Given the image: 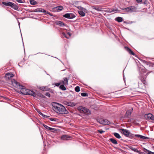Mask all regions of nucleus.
I'll list each match as a JSON object with an SVG mask.
<instances>
[{"label":"nucleus","instance_id":"1","mask_svg":"<svg viewBox=\"0 0 154 154\" xmlns=\"http://www.w3.org/2000/svg\"><path fill=\"white\" fill-rule=\"evenodd\" d=\"M53 109L57 113L61 114H67L68 113V111L63 105L57 103L53 104Z\"/></svg>","mask_w":154,"mask_h":154},{"label":"nucleus","instance_id":"2","mask_svg":"<svg viewBox=\"0 0 154 154\" xmlns=\"http://www.w3.org/2000/svg\"><path fill=\"white\" fill-rule=\"evenodd\" d=\"M20 90L21 93L24 95H30L33 97H35V93L32 91H31L28 89L24 88V87H21Z\"/></svg>","mask_w":154,"mask_h":154},{"label":"nucleus","instance_id":"3","mask_svg":"<svg viewBox=\"0 0 154 154\" xmlns=\"http://www.w3.org/2000/svg\"><path fill=\"white\" fill-rule=\"evenodd\" d=\"M2 4L3 5L7 7H10L15 10H18L19 7L14 3L10 2H2Z\"/></svg>","mask_w":154,"mask_h":154},{"label":"nucleus","instance_id":"4","mask_svg":"<svg viewBox=\"0 0 154 154\" xmlns=\"http://www.w3.org/2000/svg\"><path fill=\"white\" fill-rule=\"evenodd\" d=\"M78 109L82 113H84L87 115H89L90 114V111L89 109H86L85 107L79 106L78 107Z\"/></svg>","mask_w":154,"mask_h":154},{"label":"nucleus","instance_id":"5","mask_svg":"<svg viewBox=\"0 0 154 154\" xmlns=\"http://www.w3.org/2000/svg\"><path fill=\"white\" fill-rule=\"evenodd\" d=\"M144 117L145 119L147 120H151L153 122L154 121V116L151 113L146 114L144 115Z\"/></svg>","mask_w":154,"mask_h":154},{"label":"nucleus","instance_id":"6","mask_svg":"<svg viewBox=\"0 0 154 154\" xmlns=\"http://www.w3.org/2000/svg\"><path fill=\"white\" fill-rule=\"evenodd\" d=\"M146 77L147 76L146 75H144L142 73H140L139 77V79L144 85H146Z\"/></svg>","mask_w":154,"mask_h":154},{"label":"nucleus","instance_id":"7","mask_svg":"<svg viewBox=\"0 0 154 154\" xmlns=\"http://www.w3.org/2000/svg\"><path fill=\"white\" fill-rule=\"evenodd\" d=\"M125 12H133L135 11L137 8L134 6H131L123 9Z\"/></svg>","mask_w":154,"mask_h":154},{"label":"nucleus","instance_id":"8","mask_svg":"<svg viewBox=\"0 0 154 154\" xmlns=\"http://www.w3.org/2000/svg\"><path fill=\"white\" fill-rule=\"evenodd\" d=\"M11 83L12 85L16 88L19 87V88H21V87H23V86L20 85L19 83L17 82L14 79H13L12 80Z\"/></svg>","mask_w":154,"mask_h":154},{"label":"nucleus","instance_id":"9","mask_svg":"<svg viewBox=\"0 0 154 154\" xmlns=\"http://www.w3.org/2000/svg\"><path fill=\"white\" fill-rule=\"evenodd\" d=\"M64 17L67 18L69 19H72L76 17L75 14L73 13H66L63 15Z\"/></svg>","mask_w":154,"mask_h":154},{"label":"nucleus","instance_id":"10","mask_svg":"<svg viewBox=\"0 0 154 154\" xmlns=\"http://www.w3.org/2000/svg\"><path fill=\"white\" fill-rule=\"evenodd\" d=\"M14 75L11 72L6 73L5 76V78L7 81L11 79Z\"/></svg>","mask_w":154,"mask_h":154},{"label":"nucleus","instance_id":"11","mask_svg":"<svg viewBox=\"0 0 154 154\" xmlns=\"http://www.w3.org/2000/svg\"><path fill=\"white\" fill-rule=\"evenodd\" d=\"M121 133L123 134L126 137H129L130 134V132L127 129H125L123 128H122L120 129Z\"/></svg>","mask_w":154,"mask_h":154},{"label":"nucleus","instance_id":"12","mask_svg":"<svg viewBox=\"0 0 154 154\" xmlns=\"http://www.w3.org/2000/svg\"><path fill=\"white\" fill-rule=\"evenodd\" d=\"M99 122L102 124L105 125H108L110 124V122L106 119H101L100 120Z\"/></svg>","mask_w":154,"mask_h":154},{"label":"nucleus","instance_id":"13","mask_svg":"<svg viewBox=\"0 0 154 154\" xmlns=\"http://www.w3.org/2000/svg\"><path fill=\"white\" fill-rule=\"evenodd\" d=\"M132 110H128L126 112L125 115L124 116V118H129L132 112Z\"/></svg>","mask_w":154,"mask_h":154},{"label":"nucleus","instance_id":"14","mask_svg":"<svg viewBox=\"0 0 154 154\" xmlns=\"http://www.w3.org/2000/svg\"><path fill=\"white\" fill-rule=\"evenodd\" d=\"M69 79H67L66 77H65L63 79V80L61 81V84H64L65 86H66L68 85V81Z\"/></svg>","mask_w":154,"mask_h":154},{"label":"nucleus","instance_id":"15","mask_svg":"<svg viewBox=\"0 0 154 154\" xmlns=\"http://www.w3.org/2000/svg\"><path fill=\"white\" fill-rule=\"evenodd\" d=\"M63 8V6H57L56 7H54L53 8V9L55 11L59 12L62 10Z\"/></svg>","mask_w":154,"mask_h":154},{"label":"nucleus","instance_id":"16","mask_svg":"<svg viewBox=\"0 0 154 154\" xmlns=\"http://www.w3.org/2000/svg\"><path fill=\"white\" fill-rule=\"evenodd\" d=\"M125 50L131 54L135 56V54L133 52L132 50L127 47H125Z\"/></svg>","mask_w":154,"mask_h":154},{"label":"nucleus","instance_id":"17","mask_svg":"<svg viewBox=\"0 0 154 154\" xmlns=\"http://www.w3.org/2000/svg\"><path fill=\"white\" fill-rule=\"evenodd\" d=\"M64 104L70 106H74L75 105V104L74 103L70 102H65Z\"/></svg>","mask_w":154,"mask_h":154},{"label":"nucleus","instance_id":"18","mask_svg":"<svg viewBox=\"0 0 154 154\" xmlns=\"http://www.w3.org/2000/svg\"><path fill=\"white\" fill-rule=\"evenodd\" d=\"M57 25H59L60 26L63 27L65 26V24L60 21L57 20L56 21Z\"/></svg>","mask_w":154,"mask_h":154},{"label":"nucleus","instance_id":"19","mask_svg":"<svg viewBox=\"0 0 154 154\" xmlns=\"http://www.w3.org/2000/svg\"><path fill=\"white\" fill-rule=\"evenodd\" d=\"M39 89L43 91H48L49 88L47 86L40 87L38 88Z\"/></svg>","mask_w":154,"mask_h":154},{"label":"nucleus","instance_id":"20","mask_svg":"<svg viewBox=\"0 0 154 154\" xmlns=\"http://www.w3.org/2000/svg\"><path fill=\"white\" fill-rule=\"evenodd\" d=\"M92 8L99 11H103V8L100 7L92 6Z\"/></svg>","mask_w":154,"mask_h":154},{"label":"nucleus","instance_id":"21","mask_svg":"<svg viewBox=\"0 0 154 154\" xmlns=\"http://www.w3.org/2000/svg\"><path fill=\"white\" fill-rule=\"evenodd\" d=\"M135 136L139 137L140 139H149V138L145 137L144 136H143L141 135H139V134H135Z\"/></svg>","mask_w":154,"mask_h":154},{"label":"nucleus","instance_id":"22","mask_svg":"<svg viewBox=\"0 0 154 154\" xmlns=\"http://www.w3.org/2000/svg\"><path fill=\"white\" fill-rule=\"evenodd\" d=\"M71 138L70 136L67 135H63L61 137V139L62 140H66Z\"/></svg>","mask_w":154,"mask_h":154},{"label":"nucleus","instance_id":"23","mask_svg":"<svg viewBox=\"0 0 154 154\" xmlns=\"http://www.w3.org/2000/svg\"><path fill=\"white\" fill-rule=\"evenodd\" d=\"M36 95L38 96H39L40 97L43 98H45V97L40 92H37L36 94L35 93V95Z\"/></svg>","mask_w":154,"mask_h":154},{"label":"nucleus","instance_id":"24","mask_svg":"<svg viewBox=\"0 0 154 154\" xmlns=\"http://www.w3.org/2000/svg\"><path fill=\"white\" fill-rule=\"evenodd\" d=\"M110 141L114 144H117V141L115 139L112 138L109 139Z\"/></svg>","mask_w":154,"mask_h":154},{"label":"nucleus","instance_id":"25","mask_svg":"<svg viewBox=\"0 0 154 154\" xmlns=\"http://www.w3.org/2000/svg\"><path fill=\"white\" fill-rule=\"evenodd\" d=\"M115 20L118 22H121L123 21V19L121 17H118L116 18Z\"/></svg>","mask_w":154,"mask_h":154},{"label":"nucleus","instance_id":"26","mask_svg":"<svg viewBox=\"0 0 154 154\" xmlns=\"http://www.w3.org/2000/svg\"><path fill=\"white\" fill-rule=\"evenodd\" d=\"M64 86L65 85L64 84L61 85L60 86L59 88L63 91H65L66 90V88Z\"/></svg>","mask_w":154,"mask_h":154},{"label":"nucleus","instance_id":"27","mask_svg":"<svg viewBox=\"0 0 154 154\" xmlns=\"http://www.w3.org/2000/svg\"><path fill=\"white\" fill-rule=\"evenodd\" d=\"M83 11H78V13L79 14L83 17L85 16V13Z\"/></svg>","mask_w":154,"mask_h":154},{"label":"nucleus","instance_id":"28","mask_svg":"<svg viewBox=\"0 0 154 154\" xmlns=\"http://www.w3.org/2000/svg\"><path fill=\"white\" fill-rule=\"evenodd\" d=\"M76 7L78 9L80 10H81V11L82 10L85 12V11L86 10V9L85 8H83L81 6H77Z\"/></svg>","mask_w":154,"mask_h":154},{"label":"nucleus","instance_id":"29","mask_svg":"<svg viewBox=\"0 0 154 154\" xmlns=\"http://www.w3.org/2000/svg\"><path fill=\"white\" fill-rule=\"evenodd\" d=\"M130 148L132 151L138 152L139 153L140 152L138 150V149H137L134 148L132 146H130Z\"/></svg>","mask_w":154,"mask_h":154},{"label":"nucleus","instance_id":"30","mask_svg":"<svg viewBox=\"0 0 154 154\" xmlns=\"http://www.w3.org/2000/svg\"><path fill=\"white\" fill-rule=\"evenodd\" d=\"M115 136L117 138L120 139L121 138V137L119 134L117 133H113Z\"/></svg>","mask_w":154,"mask_h":154},{"label":"nucleus","instance_id":"31","mask_svg":"<svg viewBox=\"0 0 154 154\" xmlns=\"http://www.w3.org/2000/svg\"><path fill=\"white\" fill-rule=\"evenodd\" d=\"M30 4L32 5H35L37 4V3L34 0H30Z\"/></svg>","mask_w":154,"mask_h":154},{"label":"nucleus","instance_id":"32","mask_svg":"<svg viewBox=\"0 0 154 154\" xmlns=\"http://www.w3.org/2000/svg\"><path fill=\"white\" fill-rule=\"evenodd\" d=\"M145 149V151H144L148 154H154V152H152L146 149Z\"/></svg>","mask_w":154,"mask_h":154},{"label":"nucleus","instance_id":"33","mask_svg":"<svg viewBox=\"0 0 154 154\" xmlns=\"http://www.w3.org/2000/svg\"><path fill=\"white\" fill-rule=\"evenodd\" d=\"M75 91L77 92H79L80 91V87L79 86H77L75 88Z\"/></svg>","mask_w":154,"mask_h":154},{"label":"nucleus","instance_id":"34","mask_svg":"<svg viewBox=\"0 0 154 154\" xmlns=\"http://www.w3.org/2000/svg\"><path fill=\"white\" fill-rule=\"evenodd\" d=\"M81 95L82 97H87L88 96V94L86 93H82L81 94Z\"/></svg>","mask_w":154,"mask_h":154},{"label":"nucleus","instance_id":"35","mask_svg":"<svg viewBox=\"0 0 154 154\" xmlns=\"http://www.w3.org/2000/svg\"><path fill=\"white\" fill-rule=\"evenodd\" d=\"M49 130L51 131L52 132H55V131H56V130L55 128H51V127L50 128V129H49Z\"/></svg>","mask_w":154,"mask_h":154},{"label":"nucleus","instance_id":"36","mask_svg":"<svg viewBox=\"0 0 154 154\" xmlns=\"http://www.w3.org/2000/svg\"><path fill=\"white\" fill-rule=\"evenodd\" d=\"M43 126L44 128H46L48 130H49L50 128V127H49L48 126H47V125L44 124L43 125Z\"/></svg>","mask_w":154,"mask_h":154},{"label":"nucleus","instance_id":"37","mask_svg":"<svg viewBox=\"0 0 154 154\" xmlns=\"http://www.w3.org/2000/svg\"><path fill=\"white\" fill-rule=\"evenodd\" d=\"M60 84H62L60 81L59 83H56L54 84V85L57 87L59 86Z\"/></svg>","mask_w":154,"mask_h":154},{"label":"nucleus","instance_id":"38","mask_svg":"<svg viewBox=\"0 0 154 154\" xmlns=\"http://www.w3.org/2000/svg\"><path fill=\"white\" fill-rule=\"evenodd\" d=\"M49 119L50 121H56L57 119L56 118H50Z\"/></svg>","mask_w":154,"mask_h":154},{"label":"nucleus","instance_id":"39","mask_svg":"<svg viewBox=\"0 0 154 154\" xmlns=\"http://www.w3.org/2000/svg\"><path fill=\"white\" fill-rule=\"evenodd\" d=\"M40 12H43L45 14V13L46 12V11L44 10V9L41 8L40 9Z\"/></svg>","mask_w":154,"mask_h":154},{"label":"nucleus","instance_id":"40","mask_svg":"<svg viewBox=\"0 0 154 154\" xmlns=\"http://www.w3.org/2000/svg\"><path fill=\"white\" fill-rule=\"evenodd\" d=\"M45 95L46 96L48 97H51L50 94L49 92L46 93Z\"/></svg>","mask_w":154,"mask_h":154},{"label":"nucleus","instance_id":"41","mask_svg":"<svg viewBox=\"0 0 154 154\" xmlns=\"http://www.w3.org/2000/svg\"><path fill=\"white\" fill-rule=\"evenodd\" d=\"M97 131L100 134H102L105 131H103L102 130H98Z\"/></svg>","mask_w":154,"mask_h":154},{"label":"nucleus","instance_id":"42","mask_svg":"<svg viewBox=\"0 0 154 154\" xmlns=\"http://www.w3.org/2000/svg\"><path fill=\"white\" fill-rule=\"evenodd\" d=\"M40 9L41 8L36 9L35 10L34 12H40Z\"/></svg>","mask_w":154,"mask_h":154},{"label":"nucleus","instance_id":"43","mask_svg":"<svg viewBox=\"0 0 154 154\" xmlns=\"http://www.w3.org/2000/svg\"><path fill=\"white\" fill-rule=\"evenodd\" d=\"M45 14H49V15H50V16H53V15L51 13H50V12L48 11H46V12L45 13Z\"/></svg>","mask_w":154,"mask_h":154},{"label":"nucleus","instance_id":"44","mask_svg":"<svg viewBox=\"0 0 154 154\" xmlns=\"http://www.w3.org/2000/svg\"><path fill=\"white\" fill-rule=\"evenodd\" d=\"M48 91H49L52 93H54V91L53 90L51 89L50 88H49V90H48Z\"/></svg>","mask_w":154,"mask_h":154},{"label":"nucleus","instance_id":"45","mask_svg":"<svg viewBox=\"0 0 154 154\" xmlns=\"http://www.w3.org/2000/svg\"><path fill=\"white\" fill-rule=\"evenodd\" d=\"M62 35L64 36L66 38H67V37H66V34L64 32H63L62 33Z\"/></svg>","mask_w":154,"mask_h":154},{"label":"nucleus","instance_id":"46","mask_svg":"<svg viewBox=\"0 0 154 154\" xmlns=\"http://www.w3.org/2000/svg\"><path fill=\"white\" fill-rule=\"evenodd\" d=\"M134 135L132 134H131L130 133V135H129V137H134Z\"/></svg>","mask_w":154,"mask_h":154},{"label":"nucleus","instance_id":"47","mask_svg":"<svg viewBox=\"0 0 154 154\" xmlns=\"http://www.w3.org/2000/svg\"><path fill=\"white\" fill-rule=\"evenodd\" d=\"M37 112H38V113H39V114L41 116L42 115V112H41L39 110L37 111Z\"/></svg>","mask_w":154,"mask_h":154},{"label":"nucleus","instance_id":"48","mask_svg":"<svg viewBox=\"0 0 154 154\" xmlns=\"http://www.w3.org/2000/svg\"><path fill=\"white\" fill-rule=\"evenodd\" d=\"M136 1L138 3H140L142 2V0H136Z\"/></svg>","mask_w":154,"mask_h":154},{"label":"nucleus","instance_id":"49","mask_svg":"<svg viewBox=\"0 0 154 154\" xmlns=\"http://www.w3.org/2000/svg\"><path fill=\"white\" fill-rule=\"evenodd\" d=\"M19 3H22V0H16Z\"/></svg>","mask_w":154,"mask_h":154},{"label":"nucleus","instance_id":"50","mask_svg":"<svg viewBox=\"0 0 154 154\" xmlns=\"http://www.w3.org/2000/svg\"><path fill=\"white\" fill-rule=\"evenodd\" d=\"M150 65L152 66H154V63H151L150 64Z\"/></svg>","mask_w":154,"mask_h":154},{"label":"nucleus","instance_id":"51","mask_svg":"<svg viewBox=\"0 0 154 154\" xmlns=\"http://www.w3.org/2000/svg\"><path fill=\"white\" fill-rule=\"evenodd\" d=\"M116 11V10H115V9H114V10H112L111 11H110V12H114L115 11Z\"/></svg>","mask_w":154,"mask_h":154},{"label":"nucleus","instance_id":"52","mask_svg":"<svg viewBox=\"0 0 154 154\" xmlns=\"http://www.w3.org/2000/svg\"><path fill=\"white\" fill-rule=\"evenodd\" d=\"M49 116H46V115H45V117H44L45 118H47L48 117H49Z\"/></svg>","mask_w":154,"mask_h":154},{"label":"nucleus","instance_id":"53","mask_svg":"<svg viewBox=\"0 0 154 154\" xmlns=\"http://www.w3.org/2000/svg\"><path fill=\"white\" fill-rule=\"evenodd\" d=\"M41 116H42L43 117H45V115H44L43 113L42 114Z\"/></svg>","mask_w":154,"mask_h":154},{"label":"nucleus","instance_id":"54","mask_svg":"<svg viewBox=\"0 0 154 154\" xmlns=\"http://www.w3.org/2000/svg\"><path fill=\"white\" fill-rule=\"evenodd\" d=\"M143 70L144 71H143V72H144L145 71V70L144 69H143Z\"/></svg>","mask_w":154,"mask_h":154}]
</instances>
